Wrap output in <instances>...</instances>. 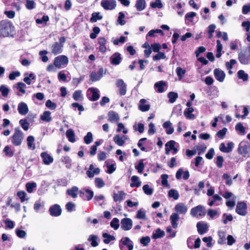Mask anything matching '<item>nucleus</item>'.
<instances>
[{
  "mask_svg": "<svg viewBox=\"0 0 250 250\" xmlns=\"http://www.w3.org/2000/svg\"><path fill=\"white\" fill-rule=\"evenodd\" d=\"M14 30V26L10 21L3 20L0 21V36L8 37Z\"/></svg>",
  "mask_w": 250,
  "mask_h": 250,
  "instance_id": "obj_1",
  "label": "nucleus"
},
{
  "mask_svg": "<svg viewBox=\"0 0 250 250\" xmlns=\"http://www.w3.org/2000/svg\"><path fill=\"white\" fill-rule=\"evenodd\" d=\"M24 138V135L19 127L14 129V132L10 137L12 144L16 146L21 145Z\"/></svg>",
  "mask_w": 250,
  "mask_h": 250,
  "instance_id": "obj_2",
  "label": "nucleus"
},
{
  "mask_svg": "<svg viewBox=\"0 0 250 250\" xmlns=\"http://www.w3.org/2000/svg\"><path fill=\"white\" fill-rule=\"evenodd\" d=\"M238 152L243 157H248L250 153V143L241 142L238 146Z\"/></svg>",
  "mask_w": 250,
  "mask_h": 250,
  "instance_id": "obj_3",
  "label": "nucleus"
},
{
  "mask_svg": "<svg viewBox=\"0 0 250 250\" xmlns=\"http://www.w3.org/2000/svg\"><path fill=\"white\" fill-rule=\"evenodd\" d=\"M68 62V58L66 56L60 55L55 58L54 64L56 67L60 68L66 65Z\"/></svg>",
  "mask_w": 250,
  "mask_h": 250,
  "instance_id": "obj_4",
  "label": "nucleus"
},
{
  "mask_svg": "<svg viewBox=\"0 0 250 250\" xmlns=\"http://www.w3.org/2000/svg\"><path fill=\"white\" fill-rule=\"evenodd\" d=\"M206 213L205 208L201 205H198L192 208L190 212V215L194 217L204 216Z\"/></svg>",
  "mask_w": 250,
  "mask_h": 250,
  "instance_id": "obj_5",
  "label": "nucleus"
},
{
  "mask_svg": "<svg viewBox=\"0 0 250 250\" xmlns=\"http://www.w3.org/2000/svg\"><path fill=\"white\" fill-rule=\"evenodd\" d=\"M120 248L121 250H132L133 245L128 238L125 237L120 241Z\"/></svg>",
  "mask_w": 250,
  "mask_h": 250,
  "instance_id": "obj_6",
  "label": "nucleus"
},
{
  "mask_svg": "<svg viewBox=\"0 0 250 250\" xmlns=\"http://www.w3.org/2000/svg\"><path fill=\"white\" fill-rule=\"evenodd\" d=\"M101 5L104 9L111 10L115 8L116 1L115 0H102Z\"/></svg>",
  "mask_w": 250,
  "mask_h": 250,
  "instance_id": "obj_7",
  "label": "nucleus"
},
{
  "mask_svg": "<svg viewBox=\"0 0 250 250\" xmlns=\"http://www.w3.org/2000/svg\"><path fill=\"white\" fill-rule=\"evenodd\" d=\"M99 90L97 88H89L87 91L88 99L91 101H97L100 98Z\"/></svg>",
  "mask_w": 250,
  "mask_h": 250,
  "instance_id": "obj_8",
  "label": "nucleus"
},
{
  "mask_svg": "<svg viewBox=\"0 0 250 250\" xmlns=\"http://www.w3.org/2000/svg\"><path fill=\"white\" fill-rule=\"evenodd\" d=\"M238 59L239 62L243 64H250V54L241 51L238 53Z\"/></svg>",
  "mask_w": 250,
  "mask_h": 250,
  "instance_id": "obj_9",
  "label": "nucleus"
},
{
  "mask_svg": "<svg viewBox=\"0 0 250 250\" xmlns=\"http://www.w3.org/2000/svg\"><path fill=\"white\" fill-rule=\"evenodd\" d=\"M49 211L51 216L58 217L62 213V208L59 205L55 204L50 207Z\"/></svg>",
  "mask_w": 250,
  "mask_h": 250,
  "instance_id": "obj_10",
  "label": "nucleus"
},
{
  "mask_svg": "<svg viewBox=\"0 0 250 250\" xmlns=\"http://www.w3.org/2000/svg\"><path fill=\"white\" fill-rule=\"evenodd\" d=\"M236 212L239 215L244 216L247 213V205L244 202H238L236 206Z\"/></svg>",
  "mask_w": 250,
  "mask_h": 250,
  "instance_id": "obj_11",
  "label": "nucleus"
},
{
  "mask_svg": "<svg viewBox=\"0 0 250 250\" xmlns=\"http://www.w3.org/2000/svg\"><path fill=\"white\" fill-rule=\"evenodd\" d=\"M121 228L125 230H129L132 227V220L128 218L123 219L121 222Z\"/></svg>",
  "mask_w": 250,
  "mask_h": 250,
  "instance_id": "obj_12",
  "label": "nucleus"
},
{
  "mask_svg": "<svg viewBox=\"0 0 250 250\" xmlns=\"http://www.w3.org/2000/svg\"><path fill=\"white\" fill-rule=\"evenodd\" d=\"M100 172V169L99 168L95 167L92 164H91L86 171V174L88 177L92 178L94 177L95 175H98Z\"/></svg>",
  "mask_w": 250,
  "mask_h": 250,
  "instance_id": "obj_13",
  "label": "nucleus"
},
{
  "mask_svg": "<svg viewBox=\"0 0 250 250\" xmlns=\"http://www.w3.org/2000/svg\"><path fill=\"white\" fill-rule=\"evenodd\" d=\"M214 75L216 79L220 82H223L226 77L225 72L219 69L216 68L214 70Z\"/></svg>",
  "mask_w": 250,
  "mask_h": 250,
  "instance_id": "obj_14",
  "label": "nucleus"
},
{
  "mask_svg": "<svg viewBox=\"0 0 250 250\" xmlns=\"http://www.w3.org/2000/svg\"><path fill=\"white\" fill-rule=\"evenodd\" d=\"M128 138L126 136L119 135H116L113 138V141L115 143L119 146H122L125 144V141L127 140Z\"/></svg>",
  "mask_w": 250,
  "mask_h": 250,
  "instance_id": "obj_15",
  "label": "nucleus"
},
{
  "mask_svg": "<svg viewBox=\"0 0 250 250\" xmlns=\"http://www.w3.org/2000/svg\"><path fill=\"white\" fill-rule=\"evenodd\" d=\"M175 211L180 214H185L188 211V207L183 203H179L175 206Z\"/></svg>",
  "mask_w": 250,
  "mask_h": 250,
  "instance_id": "obj_16",
  "label": "nucleus"
},
{
  "mask_svg": "<svg viewBox=\"0 0 250 250\" xmlns=\"http://www.w3.org/2000/svg\"><path fill=\"white\" fill-rule=\"evenodd\" d=\"M150 105L147 103V101L145 99H142L139 103L138 107L140 110L142 112H146L149 110Z\"/></svg>",
  "mask_w": 250,
  "mask_h": 250,
  "instance_id": "obj_17",
  "label": "nucleus"
},
{
  "mask_svg": "<svg viewBox=\"0 0 250 250\" xmlns=\"http://www.w3.org/2000/svg\"><path fill=\"white\" fill-rule=\"evenodd\" d=\"M19 113L22 115H26L29 111V109L26 104L21 102L18 106Z\"/></svg>",
  "mask_w": 250,
  "mask_h": 250,
  "instance_id": "obj_18",
  "label": "nucleus"
},
{
  "mask_svg": "<svg viewBox=\"0 0 250 250\" xmlns=\"http://www.w3.org/2000/svg\"><path fill=\"white\" fill-rule=\"evenodd\" d=\"M62 47L63 44L56 42L52 45L51 52L54 55L60 54L62 52Z\"/></svg>",
  "mask_w": 250,
  "mask_h": 250,
  "instance_id": "obj_19",
  "label": "nucleus"
},
{
  "mask_svg": "<svg viewBox=\"0 0 250 250\" xmlns=\"http://www.w3.org/2000/svg\"><path fill=\"white\" fill-rule=\"evenodd\" d=\"M122 60L121 54L116 52L113 54L110 57V62L112 64L118 65L120 63Z\"/></svg>",
  "mask_w": 250,
  "mask_h": 250,
  "instance_id": "obj_20",
  "label": "nucleus"
},
{
  "mask_svg": "<svg viewBox=\"0 0 250 250\" xmlns=\"http://www.w3.org/2000/svg\"><path fill=\"white\" fill-rule=\"evenodd\" d=\"M41 156L42 158L43 163L45 165H48L53 162V157L46 152H44L42 153Z\"/></svg>",
  "mask_w": 250,
  "mask_h": 250,
  "instance_id": "obj_21",
  "label": "nucleus"
},
{
  "mask_svg": "<svg viewBox=\"0 0 250 250\" xmlns=\"http://www.w3.org/2000/svg\"><path fill=\"white\" fill-rule=\"evenodd\" d=\"M166 86V83L161 81L154 84V87L156 91L158 93H162L165 91V87Z\"/></svg>",
  "mask_w": 250,
  "mask_h": 250,
  "instance_id": "obj_22",
  "label": "nucleus"
},
{
  "mask_svg": "<svg viewBox=\"0 0 250 250\" xmlns=\"http://www.w3.org/2000/svg\"><path fill=\"white\" fill-rule=\"evenodd\" d=\"M79 188L77 187L73 186L70 188L67 189L66 193L73 198H76L78 196Z\"/></svg>",
  "mask_w": 250,
  "mask_h": 250,
  "instance_id": "obj_23",
  "label": "nucleus"
},
{
  "mask_svg": "<svg viewBox=\"0 0 250 250\" xmlns=\"http://www.w3.org/2000/svg\"><path fill=\"white\" fill-rule=\"evenodd\" d=\"M179 215L177 213H173L170 216V220L172 226L174 228H176L178 226L177 222L179 219Z\"/></svg>",
  "mask_w": 250,
  "mask_h": 250,
  "instance_id": "obj_24",
  "label": "nucleus"
},
{
  "mask_svg": "<svg viewBox=\"0 0 250 250\" xmlns=\"http://www.w3.org/2000/svg\"><path fill=\"white\" fill-rule=\"evenodd\" d=\"M197 228L198 232L201 234L207 233L208 228L207 224L201 222L197 223Z\"/></svg>",
  "mask_w": 250,
  "mask_h": 250,
  "instance_id": "obj_25",
  "label": "nucleus"
},
{
  "mask_svg": "<svg viewBox=\"0 0 250 250\" xmlns=\"http://www.w3.org/2000/svg\"><path fill=\"white\" fill-rule=\"evenodd\" d=\"M135 7L138 11L144 10L146 7V1L145 0H137Z\"/></svg>",
  "mask_w": 250,
  "mask_h": 250,
  "instance_id": "obj_26",
  "label": "nucleus"
},
{
  "mask_svg": "<svg viewBox=\"0 0 250 250\" xmlns=\"http://www.w3.org/2000/svg\"><path fill=\"white\" fill-rule=\"evenodd\" d=\"M99 44H100L99 50L102 53H105L106 50L105 44L106 41L104 37H101L99 39Z\"/></svg>",
  "mask_w": 250,
  "mask_h": 250,
  "instance_id": "obj_27",
  "label": "nucleus"
},
{
  "mask_svg": "<svg viewBox=\"0 0 250 250\" xmlns=\"http://www.w3.org/2000/svg\"><path fill=\"white\" fill-rule=\"evenodd\" d=\"M171 125L170 121H167L163 124V127L166 129V132L167 134H171L174 131V128Z\"/></svg>",
  "mask_w": 250,
  "mask_h": 250,
  "instance_id": "obj_28",
  "label": "nucleus"
},
{
  "mask_svg": "<svg viewBox=\"0 0 250 250\" xmlns=\"http://www.w3.org/2000/svg\"><path fill=\"white\" fill-rule=\"evenodd\" d=\"M193 111L192 107H188L184 111V114L188 119L193 120L195 118V115L192 114Z\"/></svg>",
  "mask_w": 250,
  "mask_h": 250,
  "instance_id": "obj_29",
  "label": "nucleus"
},
{
  "mask_svg": "<svg viewBox=\"0 0 250 250\" xmlns=\"http://www.w3.org/2000/svg\"><path fill=\"white\" fill-rule=\"evenodd\" d=\"M108 121L110 122H117L119 120L118 114L114 111H110L108 113Z\"/></svg>",
  "mask_w": 250,
  "mask_h": 250,
  "instance_id": "obj_30",
  "label": "nucleus"
},
{
  "mask_svg": "<svg viewBox=\"0 0 250 250\" xmlns=\"http://www.w3.org/2000/svg\"><path fill=\"white\" fill-rule=\"evenodd\" d=\"M131 180L132 183L130 184V187H139L141 185V182L139 180V177L137 176H133Z\"/></svg>",
  "mask_w": 250,
  "mask_h": 250,
  "instance_id": "obj_31",
  "label": "nucleus"
},
{
  "mask_svg": "<svg viewBox=\"0 0 250 250\" xmlns=\"http://www.w3.org/2000/svg\"><path fill=\"white\" fill-rule=\"evenodd\" d=\"M41 119L42 121L49 122L52 120L51 117V112L49 111H44L41 116Z\"/></svg>",
  "mask_w": 250,
  "mask_h": 250,
  "instance_id": "obj_32",
  "label": "nucleus"
},
{
  "mask_svg": "<svg viewBox=\"0 0 250 250\" xmlns=\"http://www.w3.org/2000/svg\"><path fill=\"white\" fill-rule=\"evenodd\" d=\"M125 195L124 191H120L117 193H114L113 199L115 202L120 201L124 199Z\"/></svg>",
  "mask_w": 250,
  "mask_h": 250,
  "instance_id": "obj_33",
  "label": "nucleus"
},
{
  "mask_svg": "<svg viewBox=\"0 0 250 250\" xmlns=\"http://www.w3.org/2000/svg\"><path fill=\"white\" fill-rule=\"evenodd\" d=\"M175 142L174 141H170L167 143L165 145L166 147H168L170 150H171L173 154H176L178 149L174 146Z\"/></svg>",
  "mask_w": 250,
  "mask_h": 250,
  "instance_id": "obj_34",
  "label": "nucleus"
},
{
  "mask_svg": "<svg viewBox=\"0 0 250 250\" xmlns=\"http://www.w3.org/2000/svg\"><path fill=\"white\" fill-rule=\"evenodd\" d=\"M66 136L67 137L69 141L72 143L75 142L76 140L75 138V134L74 131L71 129H69L67 130L66 132Z\"/></svg>",
  "mask_w": 250,
  "mask_h": 250,
  "instance_id": "obj_35",
  "label": "nucleus"
},
{
  "mask_svg": "<svg viewBox=\"0 0 250 250\" xmlns=\"http://www.w3.org/2000/svg\"><path fill=\"white\" fill-rule=\"evenodd\" d=\"M85 192L86 195L87 200H90L94 196V192L89 189H83L80 191V193L81 194H84Z\"/></svg>",
  "mask_w": 250,
  "mask_h": 250,
  "instance_id": "obj_36",
  "label": "nucleus"
},
{
  "mask_svg": "<svg viewBox=\"0 0 250 250\" xmlns=\"http://www.w3.org/2000/svg\"><path fill=\"white\" fill-rule=\"evenodd\" d=\"M35 139L33 136H29L27 138V146L29 148L34 150L35 149V145L34 144Z\"/></svg>",
  "mask_w": 250,
  "mask_h": 250,
  "instance_id": "obj_37",
  "label": "nucleus"
},
{
  "mask_svg": "<svg viewBox=\"0 0 250 250\" xmlns=\"http://www.w3.org/2000/svg\"><path fill=\"white\" fill-rule=\"evenodd\" d=\"M73 98L76 101H83V97L82 94V91L77 90L75 91L73 94Z\"/></svg>",
  "mask_w": 250,
  "mask_h": 250,
  "instance_id": "obj_38",
  "label": "nucleus"
},
{
  "mask_svg": "<svg viewBox=\"0 0 250 250\" xmlns=\"http://www.w3.org/2000/svg\"><path fill=\"white\" fill-rule=\"evenodd\" d=\"M103 18V16L100 12H95L92 14V17L90 19V21L92 22H96L98 20H101Z\"/></svg>",
  "mask_w": 250,
  "mask_h": 250,
  "instance_id": "obj_39",
  "label": "nucleus"
},
{
  "mask_svg": "<svg viewBox=\"0 0 250 250\" xmlns=\"http://www.w3.org/2000/svg\"><path fill=\"white\" fill-rule=\"evenodd\" d=\"M167 97L169 98V102L170 103H173L177 99L178 95V94L174 92H170L167 94Z\"/></svg>",
  "mask_w": 250,
  "mask_h": 250,
  "instance_id": "obj_40",
  "label": "nucleus"
},
{
  "mask_svg": "<svg viewBox=\"0 0 250 250\" xmlns=\"http://www.w3.org/2000/svg\"><path fill=\"white\" fill-rule=\"evenodd\" d=\"M237 77L243 81H247L248 79V75L243 70H240L237 72Z\"/></svg>",
  "mask_w": 250,
  "mask_h": 250,
  "instance_id": "obj_41",
  "label": "nucleus"
},
{
  "mask_svg": "<svg viewBox=\"0 0 250 250\" xmlns=\"http://www.w3.org/2000/svg\"><path fill=\"white\" fill-rule=\"evenodd\" d=\"M150 6L153 8H159L160 9L163 7V4L161 0H155V1L151 2Z\"/></svg>",
  "mask_w": 250,
  "mask_h": 250,
  "instance_id": "obj_42",
  "label": "nucleus"
},
{
  "mask_svg": "<svg viewBox=\"0 0 250 250\" xmlns=\"http://www.w3.org/2000/svg\"><path fill=\"white\" fill-rule=\"evenodd\" d=\"M168 196L173 198L174 200H177L179 198V194L177 190L172 189L168 191Z\"/></svg>",
  "mask_w": 250,
  "mask_h": 250,
  "instance_id": "obj_43",
  "label": "nucleus"
},
{
  "mask_svg": "<svg viewBox=\"0 0 250 250\" xmlns=\"http://www.w3.org/2000/svg\"><path fill=\"white\" fill-rule=\"evenodd\" d=\"M222 221L224 224H227L228 222L231 221L233 219V217L231 215H228L226 213H224L222 217Z\"/></svg>",
  "mask_w": 250,
  "mask_h": 250,
  "instance_id": "obj_44",
  "label": "nucleus"
},
{
  "mask_svg": "<svg viewBox=\"0 0 250 250\" xmlns=\"http://www.w3.org/2000/svg\"><path fill=\"white\" fill-rule=\"evenodd\" d=\"M235 129L236 131H239L242 135L246 133L245 128L241 123H238L236 125Z\"/></svg>",
  "mask_w": 250,
  "mask_h": 250,
  "instance_id": "obj_45",
  "label": "nucleus"
},
{
  "mask_svg": "<svg viewBox=\"0 0 250 250\" xmlns=\"http://www.w3.org/2000/svg\"><path fill=\"white\" fill-rule=\"evenodd\" d=\"M3 152L6 156L9 157H12L14 156V152L11 149L9 146H5Z\"/></svg>",
  "mask_w": 250,
  "mask_h": 250,
  "instance_id": "obj_46",
  "label": "nucleus"
},
{
  "mask_svg": "<svg viewBox=\"0 0 250 250\" xmlns=\"http://www.w3.org/2000/svg\"><path fill=\"white\" fill-rule=\"evenodd\" d=\"M135 167L139 173H142L145 167V165L143 163V160H141L139 162L138 165L135 166Z\"/></svg>",
  "mask_w": 250,
  "mask_h": 250,
  "instance_id": "obj_47",
  "label": "nucleus"
},
{
  "mask_svg": "<svg viewBox=\"0 0 250 250\" xmlns=\"http://www.w3.org/2000/svg\"><path fill=\"white\" fill-rule=\"evenodd\" d=\"M37 187L36 183H27L26 184V190L29 193H32L34 188Z\"/></svg>",
  "mask_w": 250,
  "mask_h": 250,
  "instance_id": "obj_48",
  "label": "nucleus"
},
{
  "mask_svg": "<svg viewBox=\"0 0 250 250\" xmlns=\"http://www.w3.org/2000/svg\"><path fill=\"white\" fill-rule=\"evenodd\" d=\"M95 184L98 188H102L105 185V183L101 178H96L95 179Z\"/></svg>",
  "mask_w": 250,
  "mask_h": 250,
  "instance_id": "obj_49",
  "label": "nucleus"
},
{
  "mask_svg": "<svg viewBox=\"0 0 250 250\" xmlns=\"http://www.w3.org/2000/svg\"><path fill=\"white\" fill-rule=\"evenodd\" d=\"M26 3L25 5L26 8L28 10H32L35 7V2L33 0H25Z\"/></svg>",
  "mask_w": 250,
  "mask_h": 250,
  "instance_id": "obj_50",
  "label": "nucleus"
},
{
  "mask_svg": "<svg viewBox=\"0 0 250 250\" xmlns=\"http://www.w3.org/2000/svg\"><path fill=\"white\" fill-rule=\"evenodd\" d=\"M84 141L86 144H89L93 141L92 134L90 132H88L86 135L84 137Z\"/></svg>",
  "mask_w": 250,
  "mask_h": 250,
  "instance_id": "obj_51",
  "label": "nucleus"
},
{
  "mask_svg": "<svg viewBox=\"0 0 250 250\" xmlns=\"http://www.w3.org/2000/svg\"><path fill=\"white\" fill-rule=\"evenodd\" d=\"M143 189L146 195H151L153 192V189L148 185H145L143 187Z\"/></svg>",
  "mask_w": 250,
  "mask_h": 250,
  "instance_id": "obj_52",
  "label": "nucleus"
},
{
  "mask_svg": "<svg viewBox=\"0 0 250 250\" xmlns=\"http://www.w3.org/2000/svg\"><path fill=\"white\" fill-rule=\"evenodd\" d=\"M196 16V13L194 12L188 13L185 15V19L188 21L193 22V18Z\"/></svg>",
  "mask_w": 250,
  "mask_h": 250,
  "instance_id": "obj_53",
  "label": "nucleus"
},
{
  "mask_svg": "<svg viewBox=\"0 0 250 250\" xmlns=\"http://www.w3.org/2000/svg\"><path fill=\"white\" fill-rule=\"evenodd\" d=\"M111 227L114 229H117L120 226L119 220L117 218H114L110 222Z\"/></svg>",
  "mask_w": 250,
  "mask_h": 250,
  "instance_id": "obj_54",
  "label": "nucleus"
},
{
  "mask_svg": "<svg viewBox=\"0 0 250 250\" xmlns=\"http://www.w3.org/2000/svg\"><path fill=\"white\" fill-rule=\"evenodd\" d=\"M217 53L216 54V57L217 58H220L221 56V51L222 50V45L221 43V42L219 40H217Z\"/></svg>",
  "mask_w": 250,
  "mask_h": 250,
  "instance_id": "obj_55",
  "label": "nucleus"
},
{
  "mask_svg": "<svg viewBox=\"0 0 250 250\" xmlns=\"http://www.w3.org/2000/svg\"><path fill=\"white\" fill-rule=\"evenodd\" d=\"M19 124L25 131H27L29 128V124L27 122L26 120H21L19 122Z\"/></svg>",
  "mask_w": 250,
  "mask_h": 250,
  "instance_id": "obj_56",
  "label": "nucleus"
},
{
  "mask_svg": "<svg viewBox=\"0 0 250 250\" xmlns=\"http://www.w3.org/2000/svg\"><path fill=\"white\" fill-rule=\"evenodd\" d=\"M101 79V77L95 72H91L90 75V80L92 82L98 81Z\"/></svg>",
  "mask_w": 250,
  "mask_h": 250,
  "instance_id": "obj_57",
  "label": "nucleus"
},
{
  "mask_svg": "<svg viewBox=\"0 0 250 250\" xmlns=\"http://www.w3.org/2000/svg\"><path fill=\"white\" fill-rule=\"evenodd\" d=\"M46 107L51 110H55L57 107V104L55 103L52 102L51 100H48L45 103Z\"/></svg>",
  "mask_w": 250,
  "mask_h": 250,
  "instance_id": "obj_58",
  "label": "nucleus"
},
{
  "mask_svg": "<svg viewBox=\"0 0 250 250\" xmlns=\"http://www.w3.org/2000/svg\"><path fill=\"white\" fill-rule=\"evenodd\" d=\"M221 200L222 198L220 196H219L218 194H215L213 196L212 200L208 202V205L209 206L211 207L214 205L216 201H221Z\"/></svg>",
  "mask_w": 250,
  "mask_h": 250,
  "instance_id": "obj_59",
  "label": "nucleus"
},
{
  "mask_svg": "<svg viewBox=\"0 0 250 250\" xmlns=\"http://www.w3.org/2000/svg\"><path fill=\"white\" fill-rule=\"evenodd\" d=\"M47 53V51L45 50L40 51L39 52V55L41 56L42 61L43 62H46L48 61V58L46 56Z\"/></svg>",
  "mask_w": 250,
  "mask_h": 250,
  "instance_id": "obj_60",
  "label": "nucleus"
},
{
  "mask_svg": "<svg viewBox=\"0 0 250 250\" xmlns=\"http://www.w3.org/2000/svg\"><path fill=\"white\" fill-rule=\"evenodd\" d=\"M125 17V15L123 12H119V16L118 18V22L121 25H124L125 24V21L123 20Z\"/></svg>",
  "mask_w": 250,
  "mask_h": 250,
  "instance_id": "obj_61",
  "label": "nucleus"
},
{
  "mask_svg": "<svg viewBox=\"0 0 250 250\" xmlns=\"http://www.w3.org/2000/svg\"><path fill=\"white\" fill-rule=\"evenodd\" d=\"M26 86L25 83H17V88L22 94L25 93V90Z\"/></svg>",
  "mask_w": 250,
  "mask_h": 250,
  "instance_id": "obj_62",
  "label": "nucleus"
},
{
  "mask_svg": "<svg viewBox=\"0 0 250 250\" xmlns=\"http://www.w3.org/2000/svg\"><path fill=\"white\" fill-rule=\"evenodd\" d=\"M216 28V25L214 24H211L209 25L208 28V32L209 34L208 38L209 39L212 38L213 36V33L215 31V29Z\"/></svg>",
  "mask_w": 250,
  "mask_h": 250,
  "instance_id": "obj_63",
  "label": "nucleus"
},
{
  "mask_svg": "<svg viewBox=\"0 0 250 250\" xmlns=\"http://www.w3.org/2000/svg\"><path fill=\"white\" fill-rule=\"evenodd\" d=\"M0 91L3 97H6L8 94L9 90L5 85H2L0 87Z\"/></svg>",
  "mask_w": 250,
  "mask_h": 250,
  "instance_id": "obj_64",
  "label": "nucleus"
}]
</instances>
